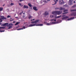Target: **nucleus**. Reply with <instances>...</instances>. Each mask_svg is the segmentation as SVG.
Wrapping results in <instances>:
<instances>
[{
  "instance_id": "f257e3e1",
  "label": "nucleus",
  "mask_w": 76,
  "mask_h": 76,
  "mask_svg": "<svg viewBox=\"0 0 76 76\" xmlns=\"http://www.w3.org/2000/svg\"><path fill=\"white\" fill-rule=\"evenodd\" d=\"M52 14H53V15H54L51 14L50 15V18H55V19H52L51 20V21H54L55 22H56V20L57 19V11H53L52 12Z\"/></svg>"
},
{
  "instance_id": "f03ea898",
  "label": "nucleus",
  "mask_w": 76,
  "mask_h": 76,
  "mask_svg": "<svg viewBox=\"0 0 76 76\" xmlns=\"http://www.w3.org/2000/svg\"><path fill=\"white\" fill-rule=\"evenodd\" d=\"M69 7V6L67 5V4H65L63 6V7H60V10H64V13H63V14L64 15V14H66V13H67L68 12V10H66L65 8L66 7Z\"/></svg>"
},
{
  "instance_id": "7ed1b4c3",
  "label": "nucleus",
  "mask_w": 76,
  "mask_h": 76,
  "mask_svg": "<svg viewBox=\"0 0 76 76\" xmlns=\"http://www.w3.org/2000/svg\"><path fill=\"white\" fill-rule=\"evenodd\" d=\"M26 26H27V28H28V27H32V26H43V24H40L36 25V24H31L29 25V26H28V24H26Z\"/></svg>"
},
{
  "instance_id": "20e7f679",
  "label": "nucleus",
  "mask_w": 76,
  "mask_h": 76,
  "mask_svg": "<svg viewBox=\"0 0 76 76\" xmlns=\"http://www.w3.org/2000/svg\"><path fill=\"white\" fill-rule=\"evenodd\" d=\"M12 26H13V25L12 24L10 23L8 25V29H10L12 28Z\"/></svg>"
},
{
  "instance_id": "39448f33",
  "label": "nucleus",
  "mask_w": 76,
  "mask_h": 76,
  "mask_svg": "<svg viewBox=\"0 0 76 76\" xmlns=\"http://www.w3.org/2000/svg\"><path fill=\"white\" fill-rule=\"evenodd\" d=\"M57 23V22H54L52 23H47L46 25H53V24H56Z\"/></svg>"
},
{
  "instance_id": "423d86ee",
  "label": "nucleus",
  "mask_w": 76,
  "mask_h": 76,
  "mask_svg": "<svg viewBox=\"0 0 76 76\" xmlns=\"http://www.w3.org/2000/svg\"><path fill=\"white\" fill-rule=\"evenodd\" d=\"M73 0H69V1L68 2L69 5H70V6L71 5H72V4H73Z\"/></svg>"
},
{
  "instance_id": "0eeeda50",
  "label": "nucleus",
  "mask_w": 76,
  "mask_h": 76,
  "mask_svg": "<svg viewBox=\"0 0 76 76\" xmlns=\"http://www.w3.org/2000/svg\"><path fill=\"white\" fill-rule=\"evenodd\" d=\"M5 28V27H0V32H4V30L2 31V30L4 29Z\"/></svg>"
},
{
  "instance_id": "6e6552de",
  "label": "nucleus",
  "mask_w": 76,
  "mask_h": 76,
  "mask_svg": "<svg viewBox=\"0 0 76 76\" xmlns=\"http://www.w3.org/2000/svg\"><path fill=\"white\" fill-rule=\"evenodd\" d=\"M65 16V15H63L62 16V17H63V18H62V19H67V18H69V17L66 16V17Z\"/></svg>"
},
{
  "instance_id": "1a4fd4ad",
  "label": "nucleus",
  "mask_w": 76,
  "mask_h": 76,
  "mask_svg": "<svg viewBox=\"0 0 76 76\" xmlns=\"http://www.w3.org/2000/svg\"><path fill=\"white\" fill-rule=\"evenodd\" d=\"M39 21V20H37L34 21H32L31 22V23H37V22H38Z\"/></svg>"
},
{
  "instance_id": "9d476101",
  "label": "nucleus",
  "mask_w": 76,
  "mask_h": 76,
  "mask_svg": "<svg viewBox=\"0 0 76 76\" xmlns=\"http://www.w3.org/2000/svg\"><path fill=\"white\" fill-rule=\"evenodd\" d=\"M57 0H54L53 1L54 4H53L52 5L56 4L57 3Z\"/></svg>"
},
{
  "instance_id": "9b49d317",
  "label": "nucleus",
  "mask_w": 76,
  "mask_h": 76,
  "mask_svg": "<svg viewBox=\"0 0 76 76\" xmlns=\"http://www.w3.org/2000/svg\"><path fill=\"white\" fill-rule=\"evenodd\" d=\"M59 3L60 4H63V3H64V1H63V0H60L59 1Z\"/></svg>"
},
{
  "instance_id": "f8f14e48",
  "label": "nucleus",
  "mask_w": 76,
  "mask_h": 76,
  "mask_svg": "<svg viewBox=\"0 0 76 76\" xmlns=\"http://www.w3.org/2000/svg\"><path fill=\"white\" fill-rule=\"evenodd\" d=\"M25 28H26L25 27L23 26V28H20L18 29H17V30L18 31H19V30H21L22 29H25Z\"/></svg>"
},
{
  "instance_id": "ddd939ff",
  "label": "nucleus",
  "mask_w": 76,
  "mask_h": 76,
  "mask_svg": "<svg viewBox=\"0 0 76 76\" xmlns=\"http://www.w3.org/2000/svg\"><path fill=\"white\" fill-rule=\"evenodd\" d=\"M1 19H2L3 20H4V19H6V18L4 17V16H1Z\"/></svg>"
},
{
  "instance_id": "4468645a",
  "label": "nucleus",
  "mask_w": 76,
  "mask_h": 76,
  "mask_svg": "<svg viewBox=\"0 0 76 76\" xmlns=\"http://www.w3.org/2000/svg\"><path fill=\"white\" fill-rule=\"evenodd\" d=\"M2 26H8V23H5V24H3Z\"/></svg>"
},
{
  "instance_id": "2eb2a0df",
  "label": "nucleus",
  "mask_w": 76,
  "mask_h": 76,
  "mask_svg": "<svg viewBox=\"0 0 76 76\" xmlns=\"http://www.w3.org/2000/svg\"><path fill=\"white\" fill-rule=\"evenodd\" d=\"M75 19V17L71 18H69L67 19V20H73Z\"/></svg>"
},
{
  "instance_id": "dca6fc26",
  "label": "nucleus",
  "mask_w": 76,
  "mask_h": 76,
  "mask_svg": "<svg viewBox=\"0 0 76 76\" xmlns=\"http://www.w3.org/2000/svg\"><path fill=\"white\" fill-rule=\"evenodd\" d=\"M72 16H76V12H75L73 13H72Z\"/></svg>"
},
{
  "instance_id": "f3484780",
  "label": "nucleus",
  "mask_w": 76,
  "mask_h": 76,
  "mask_svg": "<svg viewBox=\"0 0 76 76\" xmlns=\"http://www.w3.org/2000/svg\"><path fill=\"white\" fill-rule=\"evenodd\" d=\"M24 9H28V6L24 5L23 7Z\"/></svg>"
},
{
  "instance_id": "a211bd4d",
  "label": "nucleus",
  "mask_w": 76,
  "mask_h": 76,
  "mask_svg": "<svg viewBox=\"0 0 76 76\" xmlns=\"http://www.w3.org/2000/svg\"><path fill=\"white\" fill-rule=\"evenodd\" d=\"M33 9L35 10V11H37V10H38V9L37 8V7H33Z\"/></svg>"
},
{
  "instance_id": "6ab92c4d",
  "label": "nucleus",
  "mask_w": 76,
  "mask_h": 76,
  "mask_svg": "<svg viewBox=\"0 0 76 76\" xmlns=\"http://www.w3.org/2000/svg\"><path fill=\"white\" fill-rule=\"evenodd\" d=\"M45 15H48V13L47 12H46L44 13Z\"/></svg>"
},
{
  "instance_id": "aec40b11",
  "label": "nucleus",
  "mask_w": 76,
  "mask_h": 76,
  "mask_svg": "<svg viewBox=\"0 0 76 76\" xmlns=\"http://www.w3.org/2000/svg\"><path fill=\"white\" fill-rule=\"evenodd\" d=\"M61 13V12H60V11H58L57 12V15H60Z\"/></svg>"
},
{
  "instance_id": "412c9836",
  "label": "nucleus",
  "mask_w": 76,
  "mask_h": 76,
  "mask_svg": "<svg viewBox=\"0 0 76 76\" xmlns=\"http://www.w3.org/2000/svg\"><path fill=\"white\" fill-rule=\"evenodd\" d=\"M28 5H29V7H32V5H31V4H30V3L28 4Z\"/></svg>"
},
{
  "instance_id": "4be33fe9",
  "label": "nucleus",
  "mask_w": 76,
  "mask_h": 76,
  "mask_svg": "<svg viewBox=\"0 0 76 76\" xmlns=\"http://www.w3.org/2000/svg\"><path fill=\"white\" fill-rule=\"evenodd\" d=\"M3 7H0V11H2V10H3Z\"/></svg>"
},
{
  "instance_id": "5701e85b",
  "label": "nucleus",
  "mask_w": 76,
  "mask_h": 76,
  "mask_svg": "<svg viewBox=\"0 0 76 76\" xmlns=\"http://www.w3.org/2000/svg\"><path fill=\"white\" fill-rule=\"evenodd\" d=\"M19 5L20 6H21V7H22V6H23V5H22V4L19 3Z\"/></svg>"
},
{
  "instance_id": "b1692460",
  "label": "nucleus",
  "mask_w": 76,
  "mask_h": 76,
  "mask_svg": "<svg viewBox=\"0 0 76 76\" xmlns=\"http://www.w3.org/2000/svg\"><path fill=\"white\" fill-rule=\"evenodd\" d=\"M28 18H29V19H31V18H32V16L29 15L28 16Z\"/></svg>"
},
{
  "instance_id": "393cba45",
  "label": "nucleus",
  "mask_w": 76,
  "mask_h": 76,
  "mask_svg": "<svg viewBox=\"0 0 76 76\" xmlns=\"http://www.w3.org/2000/svg\"><path fill=\"white\" fill-rule=\"evenodd\" d=\"M20 23V22H17L16 24H15V25H18V24Z\"/></svg>"
},
{
  "instance_id": "a878e982",
  "label": "nucleus",
  "mask_w": 76,
  "mask_h": 76,
  "mask_svg": "<svg viewBox=\"0 0 76 76\" xmlns=\"http://www.w3.org/2000/svg\"><path fill=\"white\" fill-rule=\"evenodd\" d=\"M14 5V4H13V3H11L10 4V5L11 6H13V5Z\"/></svg>"
},
{
  "instance_id": "bb28decb",
  "label": "nucleus",
  "mask_w": 76,
  "mask_h": 76,
  "mask_svg": "<svg viewBox=\"0 0 76 76\" xmlns=\"http://www.w3.org/2000/svg\"><path fill=\"white\" fill-rule=\"evenodd\" d=\"M2 21L3 20H2L1 18H0V22H2Z\"/></svg>"
},
{
  "instance_id": "cd10ccee",
  "label": "nucleus",
  "mask_w": 76,
  "mask_h": 76,
  "mask_svg": "<svg viewBox=\"0 0 76 76\" xmlns=\"http://www.w3.org/2000/svg\"><path fill=\"white\" fill-rule=\"evenodd\" d=\"M43 2H44V3H47V1H46L45 0H44L43 1Z\"/></svg>"
},
{
  "instance_id": "c85d7f7f",
  "label": "nucleus",
  "mask_w": 76,
  "mask_h": 76,
  "mask_svg": "<svg viewBox=\"0 0 76 76\" xmlns=\"http://www.w3.org/2000/svg\"><path fill=\"white\" fill-rule=\"evenodd\" d=\"M7 18H10V16H9V15H8L7 16Z\"/></svg>"
},
{
  "instance_id": "c756f323",
  "label": "nucleus",
  "mask_w": 76,
  "mask_h": 76,
  "mask_svg": "<svg viewBox=\"0 0 76 76\" xmlns=\"http://www.w3.org/2000/svg\"><path fill=\"white\" fill-rule=\"evenodd\" d=\"M22 13H23V11H22V12H21L19 14L20 15H22Z\"/></svg>"
},
{
  "instance_id": "7c9ffc66",
  "label": "nucleus",
  "mask_w": 76,
  "mask_h": 76,
  "mask_svg": "<svg viewBox=\"0 0 76 76\" xmlns=\"http://www.w3.org/2000/svg\"><path fill=\"white\" fill-rule=\"evenodd\" d=\"M35 20V19H32V20H31V21H32V20Z\"/></svg>"
},
{
  "instance_id": "2f4dec72",
  "label": "nucleus",
  "mask_w": 76,
  "mask_h": 76,
  "mask_svg": "<svg viewBox=\"0 0 76 76\" xmlns=\"http://www.w3.org/2000/svg\"><path fill=\"white\" fill-rule=\"evenodd\" d=\"M76 7V5H74L72 7Z\"/></svg>"
},
{
  "instance_id": "473e14b6",
  "label": "nucleus",
  "mask_w": 76,
  "mask_h": 76,
  "mask_svg": "<svg viewBox=\"0 0 76 76\" xmlns=\"http://www.w3.org/2000/svg\"><path fill=\"white\" fill-rule=\"evenodd\" d=\"M24 0H19L21 2L22 1H23Z\"/></svg>"
},
{
  "instance_id": "72a5a7b5",
  "label": "nucleus",
  "mask_w": 76,
  "mask_h": 76,
  "mask_svg": "<svg viewBox=\"0 0 76 76\" xmlns=\"http://www.w3.org/2000/svg\"><path fill=\"white\" fill-rule=\"evenodd\" d=\"M60 17H61V16H58L57 17V18H59Z\"/></svg>"
},
{
  "instance_id": "f704fd0d",
  "label": "nucleus",
  "mask_w": 76,
  "mask_h": 76,
  "mask_svg": "<svg viewBox=\"0 0 76 76\" xmlns=\"http://www.w3.org/2000/svg\"><path fill=\"white\" fill-rule=\"evenodd\" d=\"M61 22V20H60V21L59 22H58V23H60Z\"/></svg>"
},
{
  "instance_id": "c9c22d12",
  "label": "nucleus",
  "mask_w": 76,
  "mask_h": 76,
  "mask_svg": "<svg viewBox=\"0 0 76 76\" xmlns=\"http://www.w3.org/2000/svg\"><path fill=\"white\" fill-rule=\"evenodd\" d=\"M23 18H24L25 17V15H23Z\"/></svg>"
},
{
  "instance_id": "e433bc0d",
  "label": "nucleus",
  "mask_w": 76,
  "mask_h": 76,
  "mask_svg": "<svg viewBox=\"0 0 76 76\" xmlns=\"http://www.w3.org/2000/svg\"><path fill=\"white\" fill-rule=\"evenodd\" d=\"M74 3H76V1H74Z\"/></svg>"
},
{
  "instance_id": "4c0bfd02",
  "label": "nucleus",
  "mask_w": 76,
  "mask_h": 76,
  "mask_svg": "<svg viewBox=\"0 0 76 76\" xmlns=\"http://www.w3.org/2000/svg\"><path fill=\"white\" fill-rule=\"evenodd\" d=\"M47 1H50V0H47Z\"/></svg>"
},
{
  "instance_id": "58836bf2",
  "label": "nucleus",
  "mask_w": 76,
  "mask_h": 76,
  "mask_svg": "<svg viewBox=\"0 0 76 76\" xmlns=\"http://www.w3.org/2000/svg\"><path fill=\"white\" fill-rule=\"evenodd\" d=\"M15 23V21H14L13 22V23Z\"/></svg>"
},
{
  "instance_id": "ea45409f",
  "label": "nucleus",
  "mask_w": 76,
  "mask_h": 76,
  "mask_svg": "<svg viewBox=\"0 0 76 76\" xmlns=\"http://www.w3.org/2000/svg\"><path fill=\"white\" fill-rule=\"evenodd\" d=\"M16 18H18V17H16Z\"/></svg>"
},
{
  "instance_id": "a19ab883",
  "label": "nucleus",
  "mask_w": 76,
  "mask_h": 76,
  "mask_svg": "<svg viewBox=\"0 0 76 76\" xmlns=\"http://www.w3.org/2000/svg\"><path fill=\"white\" fill-rule=\"evenodd\" d=\"M4 5H4V4L3 5V6H4Z\"/></svg>"
},
{
  "instance_id": "79ce46f5",
  "label": "nucleus",
  "mask_w": 76,
  "mask_h": 76,
  "mask_svg": "<svg viewBox=\"0 0 76 76\" xmlns=\"http://www.w3.org/2000/svg\"><path fill=\"white\" fill-rule=\"evenodd\" d=\"M1 23H0V25H1Z\"/></svg>"
},
{
  "instance_id": "37998d69",
  "label": "nucleus",
  "mask_w": 76,
  "mask_h": 76,
  "mask_svg": "<svg viewBox=\"0 0 76 76\" xmlns=\"http://www.w3.org/2000/svg\"><path fill=\"white\" fill-rule=\"evenodd\" d=\"M0 18H1V16L0 15Z\"/></svg>"
},
{
  "instance_id": "c03bdc74",
  "label": "nucleus",
  "mask_w": 76,
  "mask_h": 76,
  "mask_svg": "<svg viewBox=\"0 0 76 76\" xmlns=\"http://www.w3.org/2000/svg\"><path fill=\"white\" fill-rule=\"evenodd\" d=\"M23 14H25V13H23Z\"/></svg>"
},
{
  "instance_id": "a18cd8bd",
  "label": "nucleus",
  "mask_w": 76,
  "mask_h": 76,
  "mask_svg": "<svg viewBox=\"0 0 76 76\" xmlns=\"http://www.w3.org/2000/svg\"><path fill=\"white\" fill-rule=\"evenodd\" d=\"M56 9H57V8H55V9L56 10Z\"/></svg>"
}]
</instances>
